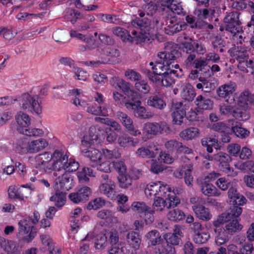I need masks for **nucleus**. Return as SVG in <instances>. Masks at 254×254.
<instances>
[{
    "label": "nucleus",
    "mask_w": 254,
    "mask_h": 254,
    "mask_svg": "<svg viewBox=\"0 0 254 254\" xmlns=\"http://www.w3.org/2000/svg\"><path fill=\"white\" fill-rule=\"evenodd\" d=\"M96 128L92 127L81 141V151L82 155L88 158L97 170L108 173L112 171L114 159L120 157V153L115 150L102 149L101 151L91 147L95 143L100 144L105 139L104 135L92 134Z\"/></svg>",
    "instance_id": "f257e3e1"
},
{
    "label": "nucleus",
    "mask_w": 254,
    "mask_h": 254,
    "mask_svg": "<svg viewBox=\"0 0 254 254\" xmlns=\"http://www.w3.org/2000/svg\"><path fill=\"white\" fill-rule=\"evenodd\" d=\"M111 84L117 89H120L131 101L126 102V108L132 112L134 116L142 119H147L152 117L150 112L148 111L145 107L141 105L140 100L134 101L137 93L132 88L131 84L119 77H114L111 80Z\"/></svg>",
    "instance_id": "f03ea898"
},
{
    "label": "nucleus",
    "mask_w": 254,
    "mask_h": 254,
    "mask_svg": "<svg viewBox=\"0 0 254 254\" xmlns=\"http://www.w3.org/2000/svg\"><path fill=\"white\" fill-rule=\"evenodd\" d=\"M133 26H137V30H133L132 35H130L129 42L141 44L149 41L152 37L154 32L163 28V24L157 18H154L152 21L147 18L140 19L136 17L131 21Z\"/></svg>",
    "instance_id": "7ed1b4c3"
},
{
    "label": "nucleus",
    "mask_w": 254,
    "mask_h": 254,
    "mask_svg": "<svg viewBox=\"0 0 254 254\" xmlns=\"http://www.w3.org/2000/svg\"><path fill=\"white\" fill-rule=\"evenodd\" d=\"M169 188L161 181L151 182L144 188V193L148 198H154L151 209L156 213L163 212L166 206L163 196Z\"/></svg>",
    "instance_id": "20e7f679"
},
{
    "label": "nucleus",
    "mask_w": 254,
    "mask_h": 254,
    "mask_svg": "<svg viewBox=\"0 0 254 254\" xmlns=\"http://www.w3.org/2000/svg\"><path fill=\"white\" fill-rule=\"evenodd\" d=\"M79 165L74 159L70 158L63 152L56 150L53 153V159L51 163L50 172L53 171V175L57 176L60 172H75L79 168Z\"/></svg>",
    "instance_id": "39448f33"
},
{
    "label": "nucleus",
    "mask_w": 254,
    "mask_h": 254,
    "mask_svg": "<svg viewBox=\"0 0 254 254\" xmlns=\"http://www.w3.org/2000/svg\"><path fill=\"white\" fill-rule=\"evenodd\" d=\"M180 55V53L176 50L173 49L170 51L160 52L158 56L160 61L156 62L155 64L153 62H150L149 64L152 66L153 73L151 75H157L161 76L165 71H170V73L173 72L178 75L177 71H175L170 68L172 60L176 59Z\"/></svg>",
    "instance_id": "423d86ee"
},
{
    "label": "nucleus",
    "mask_w": 254,
    "mask_h": 254,
    "mask_svg": "<svg viewBox=\"0 0 254 254\" xmlns=\"http://www.w3.org/2000/svg\"><path fill=\"white\" fill-rule=\"evenodd\" d=\"M17 100L22 109L38 116L42 115L43 107L41 101L39 100V96L32 91L21 94L18 99H17Z\"/></svg>",
    "instance_id": "0eeeda50"
},
{
    "label": "nucleus",
    "mask_w": 254,
    "mask_h": 254,
    "mask_svg": "<svg viewBox=\"0 0 254 254\" xmlns=\"http://www.w3.org/2000/svg\"><path fill=\"white\" fill-rule=\"evenodd\" d=\"M48 145V141L44 138L28 140L23 139L17 142L15 148L20 153L34 154L44 150Z\"/></svg>",
    "instance_id": "6e6552de"
},
{
    "label": "nucleus",
    "mask_w": 254,
    "mask_h": 254,
    "mask_svg": "<svg viewBox=\"0 0 254 254\" xmlns=\"http://www.w3.org/2000/svg\"><path fill=\"white\" fill-rule=\"evenodd\" d=\"M242 212L241 207L234 206L230 208L229 212L223 213L217 216L220 217L223 215L226 216L227 218L226 221L223 223V227L228 234H232L238 232L243 228V226L240 224L238 219Z\"/></svg>",
    "instance_id": "1a4fd4ad"
},
{
    "label": "nucleus",
    "mask_w": 254,
    "mask_h": 254,
    "mask_svg": "<svg viewBox=\"0 0 254 254\" xmlns=\"http://www.w3.org/2000/svg\"><path fill=\"white\" fill-rule=\"evenodd\" d=\"M250 49L244 46H237L231 50L230 55L238 61V67L245 73H248V67L254 64L253 60L249 59Z\"/></svg>",
    "instance_id": "9d476101"
},
{
    "label": "nucleus",
    "mask_w": 254,
    "mask_h": 254,
    "mask_svg": "<svg viewBox=\"0 0 254 254\" xmlns=\"http://www.w3.org/2000/svg\"><path fill=\"white\" fill-rule=\"evenodd\" d=\"M18 232L16 236L19 241L26 243L31 242L35 237V226L31 222L30 217L21 219L18 223Z\"/></svg>",
    "instance_id": "9b49d317"
},
{
    "label": "nucleus",
    "mask_w": 254,
    "mask_h": 254,
    "mask_svg": "<svg viewBox=\"0 0 254 254\" xmlns=\"http://www.w3.org/2000/svg\"><path fill=\"white\" fill-rule=\"evenodd\" d=\"M68 94L69 96H72L74 98L72 99V103L77 107H80L84 109L86 108V111L92 115L99 116V106L94 104L89 105L87 102L82 97L83 96V93L81 89H72L68 91Z\"/></svg>",
    "instance_id": "f8f14e48"
},
{
    "label": "nucleus",
    "mask_w": 254,
    "mask_h": 254,
    "mask_svg": "<svg viewBox=\"0 0 254 254\" xmlns=\"http://www.w3.org/2000/svg\"><path fill=\"white\" fill-rule=\"evenodd\" d=\"M227 218L225 215L217 217L213 221V226L215 232V243L217 246H221L226 243L229 240L228 233L223 227V223Z\"/></svg>",
    "instance_id": "ddd939ff"
},
{
    "label": "nucleus",
    "mask_w": 254,
    "mask_h": 254,
    "mask_svg": "<svg viewBox=\"0 0 254 254\" xmlns=\"http://www.w3.org/2000/svg\"><path fill=\"white\" fill-rule=\"evenodd\" d=\"M237 89V84L233 81L227 82L220 85L216 89V93L220 99L225 100V102L233 104L235 101L234 95Z\"/></svg>",
    "instance_id": "4468645a"
},
{
    "label": "nucleus",
    "mask_w": 254,
    "mask_h": 254,
    "mask_svg": "<svg viewBox=\"0 0 254 254\" xmlns=\"http://www.w3.org/2000/svg\"><path fill=\"white\" fill-rule=\"evenodd\" d=\"M183 159H184V164L181 166L180 169L174 171V176L177 178H182L184 176L185 184L188 187H191L193 181V178L191 175L193 164L186 157L183 158Z\"/></svg>",
    "instance_id": "2eb2a0df"
},
{
    "label": "nucleus",
    "mask_w": 254,
    "mask_h": 254,
    "mask_svg": "<svg viewBox=\"0 0 254 254\" xmlns=\"http://www.w3.org/2000/svg\"><path fill=\"white\" fill-rule=\"evenodd\" d=\"M94 240V247L96 250L104 249L108 244L107 237L104 231H99L96 227L89 232L83 241H91Z\"/></svg>",
    "instance_id": "dca6fc26"
},
{
    "label": "nucleus",
    "mask_w": 254,
    "mask_h": 254,
    "mask_svg": "<svg viewBox=\"0 0 254 254\" xmlns=\"http://www.w3.org/2000/svg\"><path fill=\"white\" fill-rule=\"evenodd\" d=\"M99 40L104 44L98 47V51L101 58H104L105 56L109 58L118 57L120 55L119 52L116 49H112L110 46L105 45L112 43V39L104 34H99Z\"/></svg>",
    "instance_id": "f3484780"
},
{
    "label": "nucleus",
    "mask_w": 254,
    "mask_h": 254,
    "mask_svg": "<svg viewBox=\"0 0 254 254\" xmlns=\"http://www.w3.org/2000/svg\"><path fill=\"white\" fill-rule=\"evenodd\" d=\"M92 190L87 186L78 187L68 194L69 199L74 204L84 203L91 195Z\"/></svg>",
    "instance_id": "a211bd4d"
},
{
    "label": "nucleus",
    "mask_w": 254,
    "mask_h": 254,
    "mask_svg": "<svg viewBox=\"0 0 254 254\" xmlns=\"http://www.w3.org/2000/svg\"><path fill=\"white\" fill-rule=\"evenodd\" d=\"M101 178L102 181L99 187L100 192L110 199H114L116 195V183L108 175H102Z\"/></svg>",
    "instance_id": "6ab92c4d"
},
{
    "label": "nucleus",
    "mask_w": 254,
    "mask_h": 254,
    "mask_svg": "<svg viewBox=\"0 0 254 254\" xmlns=\"http://www.w3.org/2000/svg\"><path fill=\"white\" fill-rule=\"evenodd\" d=\"M109 242L111 245L109 254H124L126 248L124 244L119 242L118 233L116 230L110 232Z\"/></svg>",
    "instance_id": "aec40b11"
},
{
    "label": "nucleus",
    "mask_w": 254,
    "mask_h": 254,
    "mask_svg": "<svg viewBox=\"0 0 254 254\" xmlns=\"http://www.w3.org/2000/svg\"><path fill=\"white\" fill-rule=\"evenodd\" d=\"M174 76H178L177 74L170 73V71H165L161 76L149 74L148 77L151 81L158 85L169 87L175 83Z\"/></svg>",
    "instance_id": "412c9836"
},
{
    "label": "nucleus",
    "mask_w": 254,
    "mask_h": 254,
    "mask_svg": "<svg viewBox=\"0 0 254 254\" xmlns=\"http://www.w3.org/2000/svg\"><path fill=\"white\" fill-rule=\"evenodd\" d=\"M53 159V153L45 152L35 157V167L42 169L45 173H50L51 163Z\"/></svg>",
    "instance_id": "4be33fe9"
},
{
    "label": "nucleus",
    "mask_w": 254,
    "mask_h": 254,
    "mask_svg": "<svg viewBox=\"0 0 254 254\" xmlns=\"http://www.w3.org/2000/svg\"><path fill=\"white\" fill-rule=\"evenodd\" d=\"M0 248L6 254H21L22 250L17 242L3 238H0Z\"/></svg>",
    "instance_id": "5701e85b"
},
{
    "label": "nucleus",
    "mask_w": 254,
    "mask_h": 254,
    "mask_svg": "<svg viewBox=\"0 0 254 254\" xmlns=\"http://www.w3.org/2000/svg\"><path fill=\"white\" fill-rule=\"evenodd\" d=\"M74 186L73 177L66 173H64L55 180V189L63 190H69Z\"/></svg>",
    "instance_id": "b1692460"
},
{
    "label": "nucleus",
    "mask_w": 254,
    "mask_h": 254,
    "mask_svg": "<svg viewBox=\"0 0 254 254\" xmlns=\"http://www.w3.org/2000/svg\"><path fill=\"white\" fill-rule=\"evenodd\" d=\"M117 117L120 121L122 125L133 136H137L141 134V131L134 127L132 120L126 113L119 111L117 113Z\"/></svg>",
    "instance_id": "393cba45"
},
{
    "label": "nucleus",
    "mask_w": 254,
    "mask_h": 254,
    "mask_svg": "<svg viewBox=\"0 0 254 254\" xmlns=\"http://www.w3.org/2000/svg\"><path fill=\"white\" fill-rule=\"evenodd\" d=\"M159 147L154 144L142 146L137 149L135 155L137 157L145 158H154L158 153Z\"/></svg>",
    "instance_id": "a878e982"
},
{
    "label": "nucleus",
    "mask_w": 254,
    "mask_h": 254,
    "mask_svg": "<svg viewBox=\"0 0 254 254\" xmlns=\"http://www.w3.org/2000/svg\"><path fill=\"white\" fill-rule=\"evenodd\" d=\"M186 27L185 23L178 22L175 16H171L166 19L164 30L166 33L172 35L186 29Z\"/></svg>",
    "instance_id": "bb28decb"
},
{
    "label": "nucleus",
    "mask_w": 254,
    "mask_h": 254,
    "mask_svg": "<svg viewBox=\"0 0 254 254\" xmlns=\"http://www.w3.org/2000/svg\"><path fill=\"white\" fill-rule=\"evenodd\" d=\"M172 108L173 112L172 114V117L173 124L178 125H182L183 119L186 115V111L184 109L182 102L174 103Z\"/></svg>",
    "instance_id": "cd10ccee"
},
{
    "label": "nucleus",
    "mask_w": 254,
    "mask_h": 254,
    "mask_svg": "<svg viewBox=\"0 0 254 254\" xmlns=\"http://www.w3.org/2000/svg\"><path fill=\"white\" fill-rule=\"evenodd\" d=\"M15 119L16 122V128L20 133L23 132L31 124L30 116L21 111L17 113Z\"/></svg>",
    "instance_id": "c85d7f7f"
},
{
    "label": "nucleus",
    "mask_w": 254,
    "mask_h": 254,
    "mask_svg": "<svg viewBox=\"0 0 254 254\" xmlns=\"http://www.w3.org/2000/svg\"><path fill=\"white\" fill-rule=\"evenodd\" d=\"M250 96L249 92L247 91L235 93L234 97L235 98V101L233 104L236 108L240 107L245 110L248 108V102H250Z\"/></svg>",
    "instance_id": "c756f323"
},
{
    "label": "nucleus",
    "mask_w": 254,
    "mask_h": 254,
    "mask_svg": "<svg viewBox=\"0 0 254 254\" xmlns=\"http://www.w3.org/2000/svg\"><path fill=\"white\" fill-rule=\"evenodd\" d=\"M183 236L180 227L175 225L172 233H167L164 235V238L167 243L172 245H178Z\"/></svg>",
    "instance_id": "7c9ffc66"
},
{
    "label": "nucleus",
    "mask_w": 254,
    "mask_h": 254,
    "mask_svg": "<svg viewBox=\"0 0 254 254\" xmlns=\"http://www.w3.org/2000/svg\"><path fill=\"white\" fill-rule=\"evenodd\" d=\"M225 23H226V30L235 33L237 31L236 26L239 25V15L237 12H232L228 14L224 19Z\"/></svg>",
    "instance_id": "2f4dec72"
},
{
    "label": "nucleus",
    "mask_w": 254,
    "mask_h": 254,
    "mask_svg": "<svg viewBox=\"0 0 254 254\" xmlns=\"http://www.w3.org/2000/svg\"><path fill=\"white\" fill-rule=\"evenodd\" d=\"M166 186L169 188L165 194V196H163L164 201L166 206L167 208L175 207L180 202V199L176 196L174 190L172 188L166 184Z\"/></svg>",
    "instance_id": "473e14b6"
},
{
    "label": "nucleus",
    "mask_w": 254,
    "mask_h": 254,
    "mask_svg": "<svg viewBox=\"0 0 254 254\" xmlns=\"http://www.w3.org/2000/svg\"><path fill=\"white\" fill-rule=\"evenodd\" d=\"M192 209L195 216L199 219L203 221H209L212 217L209 209L202 205H194L192 206Z\"/></svg>",
    "instance_id": "72a5a7b5"
},
{
    "label": "nucleus",
    "mask_w": 254,
    "mask_h": 254,
    "mask_svg": "<svg viewBox=\"0 0 254 254\" xmlns=\"http://www.w3.org/2000/svg\"><path fill=\"white\" fill-rule=\"evenodd\" d=\"M70 36L72 38H76L87 44V46L90 49H94L97 47L95 42L92 39L90 34L83 35L76 30H71L70 31Z\"/></svg>",
    "instance_id": "f704fd0d"
},
{
    "label": "nucleus",
    "mask_w": 254,
    "mask_h": 254,
    "mask_svg": "<svg viewBox=\"0 0 254 254\" xmlns=\"http://www.w3.org/2000/svg\"><path fill=\"white\" fill-rule=\"evenodd\" d=\"M92 127H94L96 128V131H94L93 134L94 135H97L98 137H99V135L102 136V135H104L105 137L106 135L105 133H106V140L109 143H113L117 139V134L110 128L107 127L105 130H104L98 127L92 126L90 128Z\"/></svg>",
    "instance_id": "c9c22d12"
},
{
    "label": "nucleus",
    "mask_w": 254,
    "mask_h": 254,
    "mask_svg": "<svg viewBox=\"0 0 254 254\" xmlns=\"http://www.w3.org/2000/svg\"><path fill=\"white\" fill-rule=\"evenodd\" d=\"M200 190L202 193L208 197L219 196L220 191L211 183L201 182Z\"/></svg>",
    "instance_id": "e433bc0d"
},
{
    "label": "nucleus",
    "mask_w": 254,
    "mask_h": 254,
    "mask_svg": "<svg viewBox=\"0 0 254 254\" xmlns=\"http://www.w3.org/2000/svg\"><path fill=\"white\" fill-rule=\"evenodd\" d=\"M229 122L231 126V131L233 132L237 137L243 138L249 135V131L243 127L241 123L233 120L229 121Z\"/></svg>",
    "instance_id": "4c0bfd02"
},
{
    "label": "nucleus",
    "mask_w": 254,
    "mask_h": 254,
    "mask_svg": "<svg viewBox=\"0 0 254 254\" xmlns=\"http://www.w3.org/2000/svg\"><path fill=\"white\" fill-rule=\"evenodd\" d=\"M200 134L199 129L196 127H188L179 133L180 138L184 140H191L199 137Z\"/></svg>",
    "instance_id": "58836bf2"
},
{
    "label": "nucleus",
    "mask_w": 254,
    "mask_h": 254,
    "mask_svg": "<svg viewBox=\"0 0 254 254\" xmlns=\"http://www.w3.org/2000/svg\"><path fill=\"white\" fill-rule=\"evenodd\" d=\"M161 5L169 8L173 12L178 14H184L180 0H163Z\"/></svg>",
    "instance_id": "ea45409f"
},
{
    "label": "nucleus",
    "mask_w": 254,
    "mask_h": 254,
    "mask_svg": "<svg viewBox=\"0 0 254 254\" xmlns=\"http://www.w3.org/2000/svg\"><path fill=\"white\" fill-rule=\"evenodd\" d=\"M178 42L180 45L181 48L184 51L187 53L194 52V45L195 40H193L186 35H183L180 36L178 38Z\"/></svg>",
    "instance_id": "a19ab883"
},
{
    "label": "nucleus",
    "mask_w": 254,
    "mask_h": 254,
    "mask_svg": "<svg viewBox=\"0 0 254 254\" xmlns=\"http://www.w3.org/2000/svg\"><path fill=\"white\" fill-rule=\"evenodd\" d=\"M194 103L198 109L200 110H211L213 106V102L202 95L197 96Z\"/></svg>",
    "instance_id": "79ce46f5"
},
{
    "label": "nucleus",
    "mask_w": 254,
    "mask_h": 254,
    "mask_svg": "<svg viewBox=\"0 0 254 254\" xmlns=\"http://www.w3.org/2000/svg\"><path fill=\"white\" fill-rule=\"evenodd\" d=\"M157 123L147 122L143 126L142 134L146 139H148L158 134Z\"/></svg>",
    "instance_id": "37998d69"
},
{
    "label": "nucleus",
    "mask_w": 254,
    "mask_h": 254,
    "mask_svg": "<svg viewBox=\"0 0 254 254\" xmlns=\"http://www.w3.org/2000/svg\"><path fill=\"white\" fill-rule=\"evenodd\" d=\"M97 216L99 219L105 220L112 224H116L119 222L118 218L114 216V213L109 209H102L99 211Z\"/></svg>",
    "instance_id": "c03bdc74"
},
{
    "label": "nucleus",
    "mask_w": 254,
    "mask_h": 254,
    "mask_svg": "<svg viewBox=\"0 0 254 254\" xmlns=\"http://www.w3.org/2000/svg\"><path fill=\"white\" fill-rule=\"evenodd\" d=\"M149 106L159 110H163L166 106L165 101L160 95H152L150 96L147 101Z\"/></svg>",
    "instance_id": "a18cd8bd"
},
{
    "label": "nucleus",
    "mask_w": 254,
    "mask_h": 254,
    "mask_svg": "<svg viewBox=\"0 0 254 254\" xmlns=\"http://www.w3.org/2000/svg\"><path fill=\"white\" fill-rule=\"evenodd\" d=\"M117 142L120 146L126 148L130 146H135L138 143V140L127 134H123L118 137Z\"/></svg>",
    "instance_id": "49530a36"
},
{
    "label": "nucleus",
    "mask_w": 254,
    "mask_h": 254,
    "mask_svg": "<svg viewBox=\"0 0 254 254\" xmlns=\"http://www.w3.org/2000/svg\"><path fill=\"white\" fill-rule=\"evenodd\" d=\"M127 241L131 248L137 250L139 249L141 239L137 233L131 231L127 234Z\"/></svg>",
    "instance_id": "de8ad7c7"
},
{
    "label": "nucleus",
    "mask_w": 254,
    "mask_h": 254,
    "mask_svg": "<svg viewBox=\"0 0 254 254\" xmlns=\"http://www.w3.org/2000/svg\"><path fill=\"white\" fill-rule=\"evenodd\" d=\"M76 174L80 183L87 182L89 180V177H95L93 170L86 167L79 169Z\"/></svg>",
    "instance_id": "09e8293b"
},
{
    "label": "nucleus",
    "mask_w": 254,
    "mask_h": 254,
    "mask_svg": "<svg viewBox=\"0 0 254 254\" xmlns=\"http://www.w3.org/2000/svg\"><path fill=\"white\" fill-rule=\"evenodd\" d=\"M181 96L186 101H192L195 96V92L192 86L188 83H184L182 86Z\"/></svg>",
    "instance_id": "8fccbe9b"
},
{
    "label": "nucleus",
    "mask_w": 254,
    "mask_h": 254,
    "mask_svg": "<svg viewBox=\"0 0 254 254\" xmlns=\"http://www.w3.org/2000/svg\"><path fill=\"white\" fill-rule=\"evenodd\" d=\"M146 241L149 245L155 246L159 244L162 241L161 235L157 230H152L145 235Z\"/></svg>",
    "instance_id": "3c124183"
},
{
    "label": "nucleus",
    "mask_w": 254,
    "mask_h": 254,
    "mask_svg": "<svg viewBox=\"0 0 254 254\" xmlns=\"http://www.w3.org/2000/svg\"><path fill=\"white\" fill-rule=\"evenodd\" d=\"M166 217L170 221L178 222L185 219V214L181 210L175 208L170 210L167 213Z\"/></svg>",
    "instance_id": "603ef678"
},
{
    "label": "nucleus",
    "mask_w": 254,
    "mask_h": 254,
    "mask_svg": "<svg viewBox=\"0 0 254 254\" xmlns=\"http://www.w3.org/2000/svg\"><path fill=\"white\" fill-rule=\"evenodd\" d=\"M50 200L54 202L56 206L58 208H62L65 204L66 195L62 192H56L55 194L50 197Z\"/></svg>",
    "instance_id": "864d4df0"
},
{
    "label": "nucleus",
    "mask_w": 254,
    "mask_h": 254,
    "mask_svg": "<svg viewBox=\"0 0 254 254\" xmlns=\"http://www.w3.org/2000/svg\"><path fill=\"white\" fill-rule=\"evenodd\" d=\"M201 143L203 146L206 148V150L209 153L212 152V147L216 149L219 148L217 140L215 138L208 137L204 138L202 140Z\"/></svg>",
    "instance_id": "5fc2aeb1"
},
{
    "label": "nucleus",
    "mask_w": 254,
    "mask_h": 254,
    "mask_svg": "<svg viewBox=\"0 0 254 254\" xmlns=\"http://www.w3.org/2000/svg\"><path fill=\"white\" fill-rule=\"evenodd\" d=\"M214 160L219 162V167L221 169L225 167V164H229V162H231L232 159L227 153L220 152L214 155Z\"/></svg>",
    "instance_id": "6e6d98bb"
},
{
    "label": "nucleus",
    "mask_w": 254,
    "mask_h": 254,
    "mask_svg": "<svg viewBox=\"0 0 254 254\" xmlns=\"http://www.w3.org/2000/svg\"><path fill=\"white\" fill-rule=\"evenodd\" d=\"M206 78H204L203 76L200 77L199 80L201 81V83H197L196 87L199 89H201L205 92H208L211 90H213L215 87V85L214 83L206 80Z\"/></svg>",
    "instance_id": "4d7b16f0"
},
{
    "label": "nucleus",
    "mask_w": 254,
    "mask_h": 254,
    "mask_svg": "<svg viewBox=\"0 0 254 254\" xmlns=\"http://www.w3.org/2000/svg\"><path fill=\"white\" fill-rule=\"evenodd\" d=\"M105 204L104 199L100 197H97L90 201L86 206V208L88 210H97L102 207Z\"/></svg>",
    "instance_id": "13d9d810"
},
{
    "label": "nucleus",
    "mask_w": 254,
    "mask_h": 254,
    "mask_svg": "<svg viewBox=\"0 0 254 254\" xmlns=\"http://www.w3.org/2000/svg\"><path fill=\"white\" fill-rule=\"evenodd\" d=\"M113 34L120 37L123 41L129 42L130 34L127 30L123 28L117 27L113 30Z\"/></svg>",
    "instance_id": "bf43d9fd"
},
{
    "label": "nucleus",
    "mask_w": 254,
    "mask_h": 254,
    "mask_svg": "<svg viewBox=\"0 0 254 254\" xmlns=\"http://www.w3.org/2000/svg\"><path fill=\"white\" fill-rule=\"evenodd\" d=\"M135 89L142 94H148L150 91V87L144 80H139L134 84Z\"/></svg>",
    "instance_id": "052dcab7"
},
{
    "label": "nucleus",
    "mask_w": 254,
    "mask_h": 254,
    "mask_svg": "<svg viewBox=\"0 0 254 254\" xmlns=\"http://www.w3.org/2000/svg\"><path fill=\"white\" fill-rule=\"evenodd\" d=\"M149 206L142 201H134L130 206V208L132 211L139 213L143 214L144 211L148 209Z\"/></svg>",
    "instance_id": "680f3d73"
},
{
    "label": "nucleus",
    "mask_w": 254,
    "mask_h": 254,
    "mask_svg": "<svg viewBox=\"0 0 254 254\" xmlns=\"http://www.w3.org/2000/svg\"><path fill=\"white\" fill-rule=\"evenodd\" d=\"M119 186L122 189H127L132 184L131 178L125 174L120 175L118 177Z\"/></svg>",
    "instance_id": "e2e57ef3"
},
{
    "label": "nucleus",
    "mask_w": 254,
    "mask_h": 254,
    "mask_svg": "<svg viewBox=\"0 0 254 254\" xmlns=\"http://www.w3.org/2000/svg\"><path fill=\"white\" fill-rule=\"evenodd\" d=\"M210 238L207 232L201 231L194 234L193 240L196 244H201L206 243Z\"/></svg>",
    "instance_id": "0e129e2a"
},
{
    "label": "nucleus",
    "mask_w": 254,
    "mask_h": 254,
    "mask_svg": "<svg viewBox=\"0 0 254 254\" xmlns=\"http://www.w3.org/2000/svg\"><path fill=\"white\" fill-rule=\"evenodd\" d=\"M157 6L153 3H148L142 7V10L144 11H138L139 15L140 17H142L145 15L146 13L148 15H152L155 13L157 10Z\"/></svg>",
    "instance_id": "69168bd1"
},
{
    "label": "nucleus",
    "mask_w": 254,
    "mask_h": 254,
    "mask_svg": "<svg viewBox=\"0 0 254 254\" xmlns=\"http://www.w3.org/2000/svg\"><path fill=\"white\" fill-rule=\"evenodd\" d=\"M236 168L240 170L247 172L251 171L254 167V161L252 160H248L245 162L242 161H238L234 164Z\"/></svg>",
    "instance_id": "338daca9"
},
{
    "label": "nucleus",
    "mask_w": 254,
    "mask_h": 254,
    "mask_svg": "<svg viewBox=\"0 0 254 254\" xmlns=\"http://www.w3.org/2000/svg\"><path fill=\"white\" fill-rule=\"evenodd\" d=\"M154 253L155 254H175V249L169 245L164 247L159 246L155 248Z\"/></svg>",
    "instance_id": "774afa93"
}]
</instances>
